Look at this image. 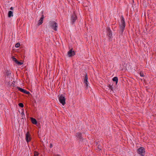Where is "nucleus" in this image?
Masks as SVG:
<instances>
[{
	"label": "nucleus",
	"mask_w": 156,
	"mask_h": 156,
	"mask_svg": "<svg viewBox=\"0 0 156 156\" xmlns=\"http://www.w3.org/2000/svg\"><path fill=\"white\" fill-rule=\"evenodd\" d=\"M119 26L120 30L119 32L122 34L123 32L125 27V19L122 16H121V17L120 22L119 23Z\"/></svg>",
	"instance_id": "1"
},
{
	"label": "nucleus",
	"mask_w": 156,
	"mask_h": 156,
	"mask_svg": "<svg viewBox=\"0 0 156 156\" xmlns=\"http://www.w3.org/2000/svg\"><path fill=\"white\" fill-rule=\"evenodd\" d=\"M49 25L51 28L55 31H57L58 24L55 21H50L49 22Z\"/></svg>",
	"instance_id": "2"
},
{
	"label": "nucleus",
	"mask_w": 156,
	"mask_h": 156,
	"mask_svg": "<svg viewBox=\"0 0 156 156\" xmlns=\"http://www.w3.org/2000/svg\"><path fill=\"white\" fill-rule=\"evenodd\" d=\"M60 102L63 105L66 104V99L62 94H61L58 98Z\"/></svg>",
	"instance_id": "3"
},
{
	"label": "nucleus",
	"mask_w": 156,
	"mask_h": 156,
	"mask_svg": "<svg viewBox=\"0 0 156 156\" xmlns=\"http://www.w3.org/2000/svg\"><path fill=\"white\" fill-rule=\"evenodd\" d=\"M77 19V17L76 14V13L74 11L73 13L71 16V20L73 24H74L75 21Z\"/></svg>",
	"instance_id": "4"
},
{
	"label": "nucleus",
	"mask_w": 156,
	"mask_h": 156,
	"mask_svg": "<svg viewBox=\"0 0 156 156\" xmlns=\"http://www.w3.org/2000/svg\"><path fill=\"white\" fill-rule=\"evenodd\" d=\"M26 140L27 143H28L31 140L30 135L29 131L27 132L26 134Z\"/></svg>",
	"instance_id": "5"
},
{
	"label": "nucleus",
	"mask_w": 156,
	"mask_h": 156,
	"mask_svg": "<svg viewBox=\"0 0 156 156\" xmlns=\"http://www.w3.org/2000/svg\"><path fill=\"white\" fill-rule=\"evenodd\" d=\"M107 33L109 39L111 38L112 36V34L110 28L108 27L107 28Z\"/></svg>",
	"instance_id": "6"
},
{
	"label": "nucleus",
	"mask_w": 156,
	"mask_h": 156,
	"mask_svg": "<svg viewBox=\"0 0 156 156\" xmlns=\"http://www.w3.org/2000/svg\"><path fill=\"white\" fill-rule=\"evenodd\" d=\"M73 49H70L68 52V55L69 57H70L75 55V52L74 51H72Z\"/></svg>",
	"instance_id": "7"
},
{
	"label": "nucleus",
	"mask_w": 156,
	"mask_h": 156,
	"mask_svg": "<svg viewBox=\"0 0 156 156\" xmlns=\"http://www.w3.org/2000/svg\"><path fill=\"white\" fill-rule=\"evenodd\" d=\"M88 76L87 74H86L85 76L84 79V83H85V84L86 86V88H88Z\"/></svg>",
	"instance_id": "8"
},
{
	"label": "nucleus",
	"mask_w": 156,
	"mask_h": 156,
	"mask_svg": "<svg viewBox=\"0 0 156 156\" xmlns=\"http://www.w3.org/2000/svg\"><path fill=\"white\" fill-rule=\"evenodd\" d=\"M17 88L18 90L25 94H28L30 93V92L29 91H27L26 90L23 89L19 87H17Z\"/></svg>",
	"instance_id": "9"
},
{
	"label": "nucleus",
	"mask_w": 156,
	"mask_h": 156,
	"mask_svg": "<svg viewBox=\"0 0 156 156\" xmlns=\"http://www.w3.org/2000/svg\"><path fill=\"white\" fill-rule=\"evenodd\" d=\"M44 18V16L43 15H42L38 21V22L37 24L38 26L40 25L43 23V20Z\"/></svg>",
	"instance_id": "10"
},
{
	"label": "nucleus",
	"mask_w": 156,
	"mask_h": 156,
	"mask_svg": "<svg viewBox=\"0 0 156 156\" xmlns=\"http://www.w3.org/2000/svg\"><path fill=\"white\" fill-rule=\"evenodd\" d=\"M76 136L79 139H82V133H76Z\"/></svg>",
	"instance_id": "11"
},
{
	"label": "nucleus",
	"mask_w": 156,
	"mask_h": 156,
	"mask_svg": "<svg viewBox=\"0 0 156 156\" xmlns=\"http://www.w3.org/2000/svg\"><path fill=\"white\" fill-rule=\"evenodd\" d=\"M31 120L32 123L34 124H37V121L35 119L33 118H31Z\"/></svg>",
	"instance_id": "12"
},
{
	"label": "nucleus",
	"mask_w": 156,
	"mask_h": 156,
	"mask_svg": "<svg viewBox=\"0 0 156 156\" xmlns=\"http://www.w3.org/2000/svg\"><path fill=\"white\" fill-rule=\"evenodd\" d=\"M13 12L12 11H9L8 13V16L9 17H10L13 16Z\"/></svg>",
	"instance_id": "13"
},
{
	"label": "nucleus",
	"mask_w": 156,
	"mask_h": 156,
	"mask_svg": "<svg viewBox=\"0 0 156 156\" xmlns=\"http://www.w3.org/2000/svg\"><path fill=\"white\" fill-rule=\"evenodd\" d=\"M11 73L8 70H7L6 73V75L7 76L9 77L10 76V75L11 74Z\"/></svg>",
	"instance_id": "14"
},
{
	"label": "nucleus",
	"mask_w": 156,
	"mask_h": 156,
	"mask_svg": "<svg viewBox=\"0 0 156 156\" xmlns=\"http://www.w3.org/2000/svg\"><path fill=\"white\" fill-rule=\"evenodd\" d=\"M112 80L114 81H115L116 82V84H117V77L116 76H115V77H114L113 79H112Z\"/></svg>",
	"instance_id": "15"
},
{
	"label": "nucleus",
	"mask_w": 156,
	"mask_h": 156,
	"mask_svg": "<svg viewBox=\"0 0 156 156\" xmlns=\"http://www.w3.org/2000/svg\"><path fill=\"white\" fill-rule=\"evenodd\" d=\"M108 86L109 88V89H110V91L113 90V88L112 86H111L110 85H109Z\"/></svg>",
	"instance_id": "16"
},
{
	"label": "nucleus",
	"mask_w": 156,
	"mask_h": 156,
	"mask_svg": "<svg viewBox=\"0 0 156 156\" xmlns=\"http://www.w3.org/2000/svg\"><path fill=\"white\" fill-rule=\"evenodd\" d=\"M12 58L13 61H14L16 63H17V62L18 60L16 59V58H15L14 57H12Z\"/></svg>",
	"instance_id": "17"
},
{
	"label": "nucleus",
	"mask_w": 156,
	"mask_h": 156,
	"mask_svg": "<svg viewBox=\"0 0 156 156\" xmlns=\"http://www.w3.org/2000/svg\"><path fill=\"white\" fill-rule=\"evenodd\" d=\"M39 153L36 151H35L34 156H38Z\"/></svg>",
	"instance_id": "18"
},
{
	"label": "nucleus",
	"mask_w": 156,
	"mask_h": 156,
	"mask_svg": "<svg viewBox=\"0 0 156 156\" xmlns=\"http://www.w3.org/2000/svg\"><path fill=\"white\" fill-rule=\"evenodd\" d=\"M20 46V43H17L15 44V47L16 48H18Z\"/></svg>",
	"instance_id": "19"
},
{
	"label": "nucleus",
	"mask_w": 156,
	"mask_h": 156,
	"mask_svg": "<svg viewBox=\"0 0 156 156\" xmlns=\"http://www.w3.org/2000/svg\"><path fill=\"white\" fill-rule=\"evenodd\" d=\"M19 106L22 108H23L24 106L23 104L22 103H20L19 104Z\"/></svg>",
	"instance_id": "20"
},
{
	"label": "nucleus",
	"mask_w": 156,
	"mask_h": 156,
	"mask_svg": "<svg viewBox=\"0 0 156 156\" xmlns=\"http://www.w3.org/2000/svg\"><path fill=\"white\" fill-rule=\"evenodd\" d=\"M16 64H18V65H19V66H20V65H22L23 64V62H19L18 61L17 62Z\"/></svg>",
	"instance_id": "21"
},
{
	"label": "nucleus",
	"mask_w": 156,
	"mask_h": 156,
	"mask_svg": "<svg viewBox=\"0 0 156 156\" xmlns=\"http://www.w3.org/2000/svg\"><path fill=\"white\" fill-rule=\"evenodd\" d=\"M140 76L141 77H143L144 76V75L143 73H140Z\"/></svg>",
	"instance_id": "22"
},
{
	"label": "nucleus",
	"mask_w": 156,
	"mask_h": 156,
	"mask_svg": "<svg viewBox=\"0 0 156 156\" xmlns=\"http://www.w3.org/2000/svg\"><path fill=\"white\" fill-rule=\"evenodd\" d=\"M52 147V144H50V147L51 148Z\"/></svg>",
	"instance_id": "23"
},
{
	"label": "nucleus",
	"mask_w": 156,
	"mask_h": 156,
	"mask_svg": "<svg viewBox=\"0 0 156 156\" xmlns=\"http://www.w3.org/2000/svg\"><path fill=\"white\" fill-rule=\"evenodd\" d=\"M21 115H23H23H24V113L23 112H22V113H21Z\"/></svg>",
	"instance_id": "24"
},
{
	"label": "nucleus",
	"mask_w": 156,
	"mask_h": 156,
	"mask_svg": "<svg viewBox=\"0 0 156 156\" xmlns=\"http://www.w3.org/2000/svg\"><path fill=\"white\" fill-rule=\"evenodd\" d=\"M10 10H12L13 9V8L12 7H11L10 8Z\"/></svg>",
	"instance_id": "25"
},
{
	"label": "nucleus",
	"mask_w": 156,
	"mask_h": 156,
	"mask_svg": "<svg viewBox=\"0 0 156 156\" xmlns=\"http://www.w3.org/2000/svg\"><path fill=\"white\" fill-rule=\"evenodd\" d=\"M98 149L99 151L101 150V149L99 147H98Z\"/></svg>",
	"instance_id": "26"
},
{
	"label": "nucleus",
	"mask_w": 156,
	"mask_h": 156,
	"mask_svg": "<svg viewBox=\"0 0 156 156\" xmlns=\"http://www.w3.org/2000/svg\"><path fill=\"white\" fill-rule=\"evenodd\" d=\"M58 156V154H56V155H55V156Z\"/></svg>",
	"instance_id": "27"
}]
</instances>
